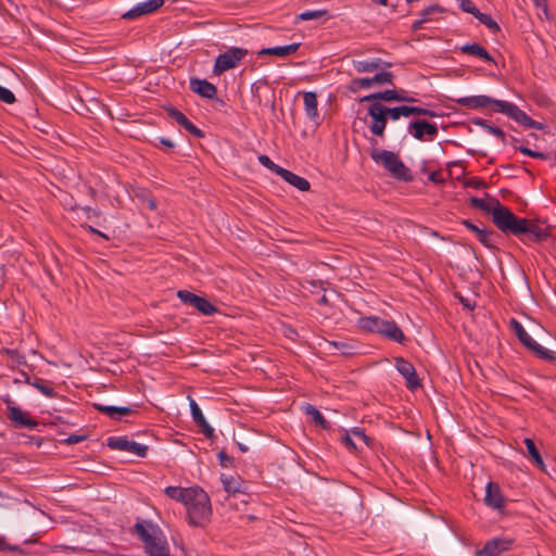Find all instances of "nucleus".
<instances>
[{
  "label": "nucleus",
  "instance_id": "f257e3e1",
  "mask_svg": "<svg viewBox=\"0 0 556 556\" xmlns=\"http://www.w3.org/2000/svg\"><path fill=\"white\" fill-rule=\"evenodd\" d=\"M187 518L190 525L204 527L212 517V506L208 495L198 486L191 490L190 498L186 501Z\"/></svg>",
  "mask_w": 556,
  "mask_h": 556
},
{
  "label": "nucleus",
  "instance_id": "f03ea898",
  "mask_svg": "<svg viewBox=\"0 0 556 556\" xmlns=\"http://www.w3.org/2000/svg\"><path fill=\"white\" fill-rule=\"evenodd\" d=\"M407 112H409V110H407L406 105L387 108L380 102H372L368 109V115L370 117L368 127L371 135L383 138L388 117L392 121H397L401 117H407Z\"/></svg>",
  "mask_w": 556,
  "mask_h": 556
},
{
  "label": "nucleus",
  "instance_id": "7ed1b4c3",
  "mask_svg": "<svg viewBox=\"0 0 556 556\" xmlns=\"http://www.w3.org/2000/svg\"><path fill=\"white\" fill-rule=\"evenodd\" d=\"M136 532L142 540L149 556H170L166 538L159 526L141 521L136 523Z\"/></svg>",
  "mask_w": 556,
  "mask_h": 556
},
{
  "label": "nucleus",
  "instance_id": "20e7f679",
  "mask_svg": "<svg viewBox=\"0 0 556 556\" xmlns=\"http://www.w3.org/2000/svg\"><path fill=\"white\" fill-rule=\"evenodd\" d=\"M492 217L494 224L504 232L521 235L526 231H533L532 222L526 218H518L500 202L495 204Z\"/></svg>",
  "mask_w": 556,
  "mask_h": 556
},
{
  "label": "nucleus",
  "instance_id": "39448f33",
  "mask_svg": "<svg viewBox=\"0 0 556 556\" xmlns=\"http://www.w3.org/2000/svg\"><path fill=\"white\" fill-rule=\"evenodd\" d=\"M370 155L375 163L388 170L392 177L401 180L410 179L409 169L394 152L375 148Z\"/></svg>",
  "mask_w": 556,
  "mask_h": 556
},
{
  "label": "nucleus",
  "instance_id": "423d86ee",
  "mask_svg": "<svg viewBox=\"0 0 556 556\" xmlns=\"http://www.w3.org/2000/svg\"><path fill=\"white\" fill-rule=\"evenodd\" d=\"M488 109L492 112L503 113L519 124L527 126L533 125L532 119L514 103L490 97Z\"/></svg>",
  "mask_w": 556,
  "mask_h": 556
},
{
  "label": "nucleus",
  "instance_id": "0eeeda50",
  "mask_svg": "<svg viewBox=\"0 0 556 556\" xmlns=\"http://www.w3.org/2000/svg\"><path fill=\"white\" fill-rule=\"evenodd\" d=\"M248 51L242 48L232 47L216 58L213 74L219 76L222 73L236 67L247 55Z\"/></svg>",
  "mask_w": 556,
  "mask_h": 556
},
{
  "label": "nucleus",
  "instance_id": "6e6552de",
  "mask_svg": "<svg viewBox=\"0 0 556 556\" xmlns=\"http://www.w3.org/2000/svg\"><path fill=\"white\" fill-rule=\"evenodd\" d=\"M511 329L514 330L515 334L519 339V341L526 346L529 351H531L533 354L539 356L543 359H552L553 355L552 352L542 346L541 344L536 343L532 337L526 331V329L522 327L520 323H518L515 319L510 320Z\"/></svg>",
  "mask_w": 556,
  "mask_h": 556
},
{
  "label": "nucleus",
  "instance_id": "1a4fd4ad",
  "mask_svg": "<svg viewBox=\"0 0 556 556\" xmlns=\"http://www.w3.org/2000/svg\"><path fill=\"white\" fill-rule=\"evenodd\" d=\"M392 83V74L387 71H380L372 77L354 78L349 84V90L358 92L363 89H370L374 86H381Z\"/></svg>",
  "mask_w": 556,
  "mask_h": 556
},
{
  "label": "nucleus",
  "instance_id": "9d476101",
  "mask_svg": "<svg viewBox=\"0 0 556 556\" xmlns=\"http://www.w3.org/2000/svg\"><path fill=\"white\" fill-rule=\"evenodd\" d=\"M408 131L418 140H429L437 136L438 128L427 121H418L409 124Z\"/></svg>",
  "mask_w": 556,
  "mask_h": 556
},
{
  "label": "nucleus",
  "instance_id": "9b49d317",
  "mask_svg": "<svg viewBox=\"0 0 556 556\" xmlns=\"http://www.w3.org/2000/svg\"><path fill=\"white\" fill-rule=\"evenodd\" d=\"M165 0H146L132 7L123 17L127 20L137 18L147 14H150L164 4Z\"/></svg>",
  "mask_w": 556,
  "mask_h": 556
},
{
  "label": "nucleus",
  "instance_id": "f8f14e48",
  "mask_svg": "<svg viewBox=\"0 0 556 556\" xmlns=\"http://www.w3.org/2000/svg\"><path fill=\"white\" fill-rule=\"evenodd\" d=\"M8 417L16 427L20 428L31 429L37 426V421L31 419L27 413L14 405L12 402H9L8 404Z\"/></svg>",
  "mask_w": 556,
  "mask_h": 556
},
{
  "label": "nucleus",
  "instance_id": "ddd939ff",
  "mask_svg": "<svg viewBox=\"0 0 556 556\" xmlns=\"http://www.w3.org/2000/svg\"><path fill=\"white\" fill-rule=\"evenodd\" d=\"M511 544L513 541L509 539L496 538L489 541L476 556H501L510 548Z\"/></svg>",
  "mask_w": 556,
  "mask_h": 556
},
{
  "label": "nucleus",
  "instance_id": "4468645a",
  "mask_svg": "<svg viewBox=\"0 0 556 556\" xmlns=\"http://www.w3.org/2000/svg\"><path fill=\"white\" fill-rule=\"evenodd\" d=\"M377 100H383L387 102H391V101L413 102V101H415L414 98L408 97L405 92H403V91L399 92L396 90H386L382 92H377V93L365 96L361 99L362 102H364V101L378 102Z\"/></svg>",
  "mask_w": 556,
  "mask_h": 556
},
{
  "label": "nucleus",
  "instance_id": "2eb2a0df",
  "mask_svg": "<svg viewBox=\"0 0 556 556\" xmlns=\"http://www.w3.org/2000/svg\"><path fill=\"white\" fill-rule=\"evenodd\" d=\"M395 367L397 371L405 378L409 389H416L420 386L415 367L404 358H396Z\"/></svg>",
  "mask_w": 556,
  "mask_h": 556
},
{
  "label": "nucleus",
  "instance_id": "dca6fc26",
  "mask_svg": "<svg viewBox=\"0 0 556 556\" xmlns=\"http://www.w3.org/2000/svg\"><path fill=\"white\" fill-rule=\"evenodd\" d=\"M343 444L351 450H358L361 443L369 446L370 439L358 428H354L349 432H345L342 437Z\"/></svg>",
  "mask_w": 556,
  "mask_h": 556
},
{
  "label": "nucleus",
  "instance_id": "f3484780",
  "mask_svg": "<svg viewBox=\"0 0 556 556\" xmlns=\"http://www.w3.org/2000/svg\"><path fill=\"white\" fill-rule=\"evenodd\" d=\"M110 446L113 448H117L121 451L129 452L139 457H144L148 452V446L135 441H129L126 439H116L115 441L110 443Z\"/></svg>",
  "mask_w": 556,
  "mask_h": 556
},
{
  "label": "nucleus",
  "instance_id": "a211bd4d",
  "mask_svg": "<svg viewBox=\"0 0 556 556\" xmlns=\"http://www.w3.org/2000/svg\"><path fill=\"white\" fill-rule=\"evenodd\" d=\"M484 502L493 509L502 510L504 508L505 501L497 484L493 482L486 484Z\"/></svg>",
  "mask_w": 556,
  "mask_h": 556
},
{
  "label": "nucleus",
  "instance_id": "6ab92c4d",
  "mask_svg": "<svg viewBox=\"0 0 556 556\" xmlns=\"http://www.w3.org/2000/svg\"><path fill=\"white\" fill-rule=\"evenodd\" d=\"M304 111L307 118L313 122L316 126L320 124L318 113L317 96L313 91L305 92L303 96Z\"/></svg>",
  "mask_w": 556,
  "mask_h": 556
},
{
  "label": "nucleus",
  "instance_id": "aec40b11",
  "mask_svg": "<svg viewBox=\"0 0 556 556\" xmlns=\"http://www.w3.org/2000/svg\"><path fill=\"white\" fill-rule=\"evenodd\" d=\"M190 410L194 422L202 428L203 433L206 437H212L214 433V429L208 425L204 415L202 414L201 408L198 406L197 402L193 399H189Z\"/></svg>",
  "mask_w": 556,
  "mask_h": 556
},
{
  "label": "nucleus",
  "instance_id": "412c9836",
  "mask_svg": "<svg viewBox=\"0 0 556 556\" xmlns=\"http://www.w3.org/2000/svg\"><path fill=\"white\" fill-rule=\"evenodd\" d=\"M379 334L399 343H402L405 339L403 331L392 320L383 319Z\"/></svg>",
  "mask_w": 556,
  "mask_h": 556
},
{
  "label": "nucleus",
  "instance_id": "4be33fe9",
  "mask_svg": "<svg viewBox=\"0 0 556 556\" xmlns=\"http://www.w3.org/2000/svg\"><path fill=\"white\" fill-rule=\"evenodd\" d=\"M190 88L193 92L207 99H212L216 94L215 86L204 79H191Z\"/></svg>",
  "mask_w": 556,
  "mask_h": 556
},
{
  "label": "nucleus",
  "instance_id": "5701e85b",
  "mask_svg": "<svg viewBox=\"0 0 556 556\" xmlns=\"http://www.w3.org/2000/svg\"><path fill=\"white\" fill-rule=\"evenodd\" d=\"M352 64L357 73H378L381 70L382 62L379 59L354 60Z\"/></svg>",
  "mask_w": 556,
  "mask_h": 556
},
{
  "label": "nucleus",
  "instance_id": "b1692460",
  "mask_svg": "<svg viewBox=\"0 0 556 556\" xmlns=\"http://www.w3.org/2000/svg\"><path fill=\"white\" fill-rule=\"evenodd\" d=\"M280 177L287 181L289 185L293 186L300 191H308L309 190V182L304 177H301L288 169H283Z\"/></svg>",
  "mask_w": 556,
  "mask_h": 556
},
{
  "label": "nucleus",
  "instance_id": "393cba45",
  "mask_svg": "<svg viewBox=\"0 0 556 556\" xmlns=\"http://www.w3.org/2000/svg\"><path fill=\"white\" fill-rule=\"evenodd\" d=\"M489 100L490 97L480 94V96H472V97H464L457 100V102L467 109H482V108H489Z\"/></svg>",
  "mask_w": 556,
  "mask_h": 556
},
{
  "label": "nucleus",
  "instance_id": "a878e982",
  "mask_svg": "<svg viewBox=\"0 0 556 556\" xmlns=\"http://www.w3.org/2000/svg\"><path fill=\"white\" fill-rule=\"evenodd\" d=\"M300 43H291L287 46H278L273 48L262 49L258 54H269L278 58H285L293 54L299 49Z\"/></svg>",
  "mask_w": 556,
  "mask_h": 556
},
{
  "label": "nucleus",
  "instance_id": "bb28decb",
  "mask_svg": "<svg viewBox=\"0 0 556 556\" xmlns=\"http://www.w3.org/2000/svg\"><path fill=\"white\" fill-rule=\"evenodd\" d=\"M169 116L179 125H181L185 129L190 131L191 134L202 137V132L198 129L181 112L170 109L168 110Z\"/></svg>",
  "mask_w": 556,
  "mask_h": 556
},
{
  "label": "nucleus",
  "instance_id": "cd10ccee",
  "mask_svg": "<svg viewBox=\"0 0 556 556\" xmlns=\"http://www.w3.org/2000/svg\"><path fill=\"white\" fill-rule=\"evenodd\" d=\"M192 489H193V486H190V488L167 486V488H165L164 492L172 500H174L176 502H180L185 505L186 501H188V498H190Z\"/></svg>",
  "mask_w": 556,
  "mask_h": 556
},
{
  "label": "nucleus",
  "instance_id": "c85d7f7f",
  "mask_svg": "<svg viewBox=\"0 0 556 556\" xmlns=\"http://www.w3.org/2000/svg\"><path fill=\"white\" fill-rule=\"evenodd\" d=\"M383 319L378 316L362 317L358 319V326L365 331L380 333Z\"/></svg>",
  "mask_w": 556,
  "mask_h": 556
},
{
  "label": "nucleus",
  "instance_id": "c756f323",
  "mask_svg": "<svg viewBox=\"0 0 556 556\" xmlns=\"http://www.w3.org/2000/svg\"><path fill=\"white\" fill-rule=\"evenodd\" d=\"M462 51L466 52V53H469V54L477 55V56L481 58L484 61L493 62V59L489 54V52L484 48H482L481 46H479L477 43L465 45L464 47H462Z\"/></svg>",
  "mask_w": 556,
  "mask_h": 556
},
{
  "label": "nucleus",
  "instance_id": "7c9ffc66",
  "mask_svg": "<svg viewBox=\"0 0 556 556\" xmlns=\"http://www.w3.org/2000/svg\"><path fill=\"white\" fill-rule=\"evenodd\" d=\"M97 408L112 418L127 415L130 409L124 406L97 405Z\"/></svg>",
  "mask_w": 556,
  "mask_h": 556
},
{
  "label": "nucleus",
  "instance_id": "2f4dec72",
  "mask_svg": "<svg viewBox=\"0 0 556 556\" xmlns=\"http://www.w3.org/2000/svg\"><path fill=\"white\" fill-rule=\"evenodd\" d=\"M471 203L473 206L479 207L492 215L495 208V204H498V201L495 199L473 198Z\"/></svg>",
  "mask_w": 556,
  "mask_h": 556
},
{
  "label": "nucleus",
  "instance_id": "473e14b6",
  "mask_svg": "<svg viewBox=\"0 0 556 556\" xmlns=\"http://www.w3.org/2000/svg\"><path fill=\"white\" fill-rule=\"evenodd\" d=\"M223 486L227 493H236L240 491V482L232 476L222 475Z\"/></svg>",
  "mask_w": 556,
  "mask_h": 556
},
{
  "label": "nucleus",
  "instance_id": "72a5a7b5",
  "mask_svg": "<svg viewBox=\"0 0 556 556\" xmlns=\"http://www.w3.org/2000/svg\"><path fill=\"white\" fill-rule=\"evenodd\" d=\"M525 444H526L527 451H528L529 455L532 457L533 462L539 467H543L544 462H543L539 451L536 450L534 442L531 439L527 438V439H525Z\"/></svg>",
  "mask_w": 556,
  "mask_h": 556
},
{
  "label": "nucleus",
  "instance_id": "f704fd0d",
  "mask_svg": "<svg viewBox=\"0 0 556 556\" xmlns=\"http://www.w3.org/2000/svg\"><path fill=\"white\" fill-rule=\"evenodd\" d=\"M199 312L203 315H212L216 312V307L208 302L206 299L199 296L197 304L194 306Z\"/></svg>",
  "mask_w": 556,
  "mask_h": 556
},
{
  "label": "nucleus",
  "instance_id": "c9c22d12",
  "mask_svg": "<svg viewBox=\"0 0 556 556\" xmlns=\"http://www.w3.org/2000/svg\"><path fill=\"white\" fill-rule=\"evenodd\" d=\"M434 12H441V9L438 5H431L425 9L421 12V18L414 22L413 28L419 29L425 22L429 21V16Z\"/></svg>",
  "mask_w": 556,
  "mask_h": 556
},
{
  "label": "nucleus",
  "instance_id": "e433bc0d",
  "mask_svg": "<svg viewBox=\"0 0 556 556\" xmlns=\"http://www.w3.org/2000/svg\"><path fill=\"white\" fill-rule=\"evenodd\" d=\"M475 17L492 31H497L500 29L497 23L489 14L481 13L479 11V14H476Z\"/></svg>",
  "mask_w": 556,
  "mask_h": 556
},
{
  "label": "nucleus",
  "instance_id": "4c0bfd02",
  "mask_svg": "<svg viewBox=\"0 0 556 556\" xmlns=\"http://www.w3.org/2000/svg\"><path fill=\"white\" fill-rule=\"evenodd\" d=\"M258 162L265 166L266 168H268L269 170L276 173L277 175H281L282 170L285 168L280 167L279 165L275 164L267 155H260L258 156Z\"/></svg>",
  "mask_w": 556,
  "mask_h": 556
},
{
  "label": "nucleus",
  "instance_id": "58836bf2",
  "mask_svg": "<svg viewBox=\"0 0 556 556\" xmlns=\"http://www.w3.org/2000/svg\"><path fill=\"white\" fill-rule=\"evenodd\" d=\"M326 14H327V11H325V10L305 11V12H302L300 15H298V20H300V21L316 20Z\"/></svg>",
  "mask_w": 556,
  "mask_h": 556
},
{
  "label": "nucleus",
  "instance_id": "ea45409f",
  "mask_svg": "<svg viewBox=\"0 0 556 556\" xmlns=\"http://www.w3.org/2000/svg\"><path fill=\"white\" fill-rule=\"evenodd\" d=\"M177 296L181 300V302H184L186 304H190L193 307L195 306L197 301L199 299V296L197 294H193L187 290L178 291Z\"/></svg>",
  "mask_w": 556,
  "mask_h": 556
},
{
  "label": "nucleus",
  "instance_id": "a19ab883",
  "mask_svg": "<svg viewBox=\"0 0 556 556\" xmlns=\"http://www.w3.org/2000/svg\"><path fill=\"white\" fill-rule=\"evenodd\" d=\"M465 225L468 229H470L471 231H473L478 235V238L482 243L488 244L490 235L486 231H484L483 229H480L479 227H477L476 225H473L469 222H465Z\"/></svg>",
  "mask_w": 556,
  "mask_h": 556
},
{
  "label": "nucleus",
  "instance_id": "79ce46f5",
  "mask_svg": "<svg viewBox=\"0 0 556 556\" xmlns=\"http://www.w3.org/2000/svg\"><path fill=\"white\" fill-rule=\"evenodd\" d=\"M305 413L313 418V420L320 426H324L325 419L323 415L317 410L314 406L307 405L305 407Z\"/></svg>",
  "mask_w": 556,
  "mask_h": 556
},
{
  "label": "nucleus",
  "instance_id": "37998d69",
  "mask_svg": "<svg viewBox=\"0 0 556 556\" xmlns=\"http://www.w3.org/2000/svg\"><path fill=\"white\" fill-rule=\"evenodd\" d=\"M0 101L12 104L15 101V96L13 92L8 89L7 87H3L0 85Z\"/></svg>",
  "mask_w": 556,
  "mask_h": 556
},
{
  "label": "nucleus",
  "instance_id": "c03bdc74",
  "mask_svg": "<svg viewBox=\"0 0 556 556\" xmlns=\"http://www.w3.org/2000/svg\"><path fill=\"white\" fill-rule=\"evenodd\" d=\"M33 387H35L40 393L48 397L54 396V390L53 388L49 387L48 384L41 383V382H33L30 383Z\"/></svg>",
  "mask_w": 556,
  "mask_h": 556
},
{
  "label": "nucleus",
  "instance_id": "a18cd8bd",
  "mask_svg": "<svg viewBox=\"0 0 556 556\" xmlns=\"http://www.w3.org/2000/svg\"><path fill=\"white\" fill-rule=\"evenodd\" d=\"M459 7L464 12L470 13L473 16L479 14V10L476 8L472 1L470 0H459Z\"/></svg>",
  "mask_w": 556,
  "mask_h": 556
},
{
  "label": "nucleus",
  "instance_id": "49530a36",
  "mask_svg": "<svg viewBox=\"0 0 556 556\" xmlns=\"http://www.w3.org/2000/svg\"><path fill=\"white\" fill-rule=\"evenodd\" d=\"M407 110H409V112H407V117L414 114L434 116L433 112L417 106H407Z\"/></svg>",
  "mask_w": 556,
  "mask_h": 556
},
{
  "label": "nucleus",
  "instance_id": "de8ad7c7",
  "mask_svg": "<svg viewBox=\"0 0 556 556\" xmlns=\"http://www.w3.org/2000/svg\"><path fill=\"white\" fill-rule=\"evenodd\" d=\"M478 124L483 126L489 134L496 136L500 139H504V131L502 129L494 126L485 125L482 122H479Z\"/></svg>",
  "mask_w": 556,
  "mask_h": 556
},
{
  "label": "nucleus",
  "instance_id": "09e8293b",
  "mask_svg": "<svg viewBox=\"0 0 556 556\" xmlns=\"http://www.w3.org/2000/svg\"><path fill=\"white\" fill-rule=\"evenodd\" d=\"M532 226H533V231H526L525 233H531L536 239H543V238H546L548 236L546 229L539 228L534 223H532Z\"/></svg>",
  "mask_w": 556,
  "mask_h": 556
},
{
  "label": "nucleus",
  "instance_id": "8fccbe9b",
  "mask_svg": "<svg viewBox=\"0 0 556 556\" xmlns=\"http://www.w3.org/2000/svg\"><path fill=\"white\" fill-rule=\"evenodd\" d=\"M84 440V437L81 435H70L65 442L68 443V444H74V443H78V442H81Z\"/></svg>",
  "mask_w": 556,
  "mask_h": 556
},
{
  "label": "nucleus",
  "instance_id": "3c124183",
  "mask_svg": "<svg viewBox=\"0 0 556 556\" xmlns=\"http://www.w3.org/2000/svg\"><path fill=\"white\" fill-rule=\"evenodd\" d=\"M520 151L523 154H527V155H530V156H535V157H542L543 156L541 153L533 152V151H531L528 148H520Z\"/></svg>",
  "mask_w": 556,
  "mask_h": 556
},
{
  "label": "nucleus",
  "instance_id": "603ef678",
  "mask_svg": "<svg viewBox=\"0 0 556 556\" xmlns=\"http://www.w3.org/2000/svg\"><path fill=\"white\" fill-rule=\"evenodd\" d=\"M535 7L546 9V0H533Z\"/></svg>",
  "mask_w": 556,
  "mask_h": 556
},
{
  "label": "nucleus",
  "instance_id": "864d4df0",
  "mask_svg": "<svg viewBox=\"0 0 556 556\" xmlns=\"http://www.w3.org/2000/svg\"><path fill=\"white\" fill-rule=\"evenodd\" d=\"M429 179L434 181V182H441L442 181V179L439 177L438 173H431L430 176H429Z\"/></svg>",
  "mask_w": 556,
  "mask_h": 556
},
{
  "label": "nucleus",
  "instance_id": "5fc2aeb1",
  "mask_svg": "<svg viewBox=\"0 0 556 556\" xmlns=\"http://www.w3.org/2000/svg\"><path fill=\"white\" fill-rule=\"evenodd\" d=\"M89 230H90L91 232L98 233V235L102 236L103 238L108 239V237H106L104 233H102V232H100V231L96 230V229H94V228H92V227H89Z\"/></svg>",
  "mask_w": 556,
  "mask_h": 556
},
{
  "label": "nucleus",
  "instance_id": "6e6d98bb",
  "mask_svg": "<svg viewBox=\"0 0 556 556\" xmlns=\"http://www.w3.org/2000/svg\"><path fill=\"white\" fill-rule=\"evenodd\" d=\"M4 548H5L4 540L2 538H0V549H4Z\"/></svg>",
  "mask_w": 556,
  "mask_h": 556
},
{
  "label": "nucleus",
  "instance_id": "4d7b16f0",
  "mask_svg": "<svg viewBox=\"0 0 556 556\" xmlns=\"http://www.w3.org/2000/svg\"><path fill=\"white\" fill-rule=\"evenodd\" d=\"M150 207L153 208L154 207V203L153 202H150Z\"/></svg>",
  "mask_w": 556,
  "mask_h": 556
},
{
  "label": "nucleus",
  "instance_id": "13d9d810",
  "mask_svg": "<svg viewBox=\"0 0 556 556\" xmlns=\"http://www.w3.org/2000/svg\"><path fill=\"white\" fill-rule=\"evenodd\" d=\"M220 459H224V453H219Z\"/></svg>",
  "mask_w": 556,
  "mask_h": 556
},
{
  "label": "nucleus",
  "instance_id": "bf43d9fd",
  "mask_svg": "<svg viewBox=\"0 0 556 556\" xmlns=\"http://www.w3.org/2000/svg\"><path fill=\"white\" fill-rule=\"evenodd\" d=\"M220 459H224V453H219Z\"/></svg>",
  "mask_w": 556,
  "mask_h": 556
}]
</instances>
